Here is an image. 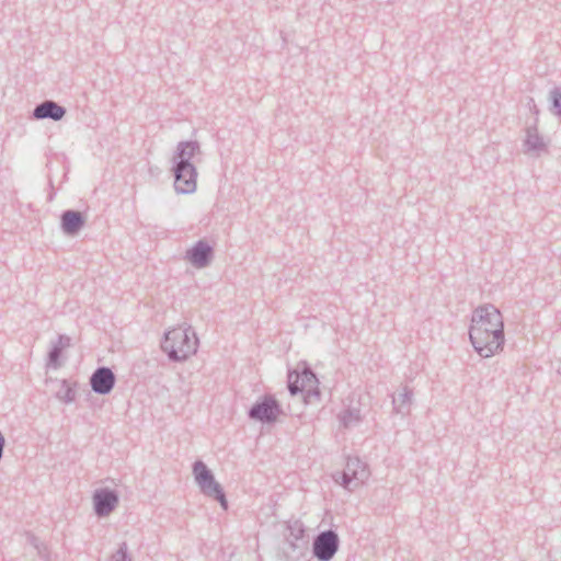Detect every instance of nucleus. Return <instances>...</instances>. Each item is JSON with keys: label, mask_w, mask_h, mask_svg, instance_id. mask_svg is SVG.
<instances>
[{"label": "nucleus", "mask_w": 561, "mask_h": 561, "mask_svg": "<svg viewBox=\"0 0 561 561\" xmlns=\"http://www.w3.org/2000/svg\"><path fill=\"white\" fill-rule=\"evenodd\" d=\"M469 339L482 358H490L504 350V320L495 306L485 304L472 311Z\"/></svg>", "instance_id": "f257e3e1"}, {"label": "nucleus", "mask_w": 561, "mask_h": 561, "mask_svg": "<svg viewBox=\"0 0 561 561\" xmlns=\"http://www.w3.org/2000/svg\"><path fill=\"white\" fill-rule=\"evenodd\" d=\"M198 339L191 327L174 328L164 334L161 348L173 362L186 360L197 352Z\"/></svg>", "instance_id": "f03ea898"}, {"label": "nucleus", "mask_w": 561, "mask_h": 561, "mask_svg": "<svg viewBox=\"0 0 561 561\" xmlns=\"http://www.w3.org/2000/svg\"><path fill=\"white\" fill-rule=\"evenodd\" d=\"M370 471L368 466L359 458H348L343 471H336L332 474L335 483L342 485L347 491L353 492L369 479Z\"/></svg>", "instance_id": "7ed1b4c3"}, {"label": "nucleus", "mask_w": 561, "mask_h": 561, "mask_svg": "<svg viewBox=\"0 0 561 561\" xmlns=\"http://www.w3.org/2000/svg\"><path fill=\"white\" fill-rule=\"evenodd\" d=\"M193 473L203 494L217 500L220 506L227 510L228 502L221 485L215 480L213 472L202 460L194 462Z\"/></svg>", "instance_id": "20e7f679"}, {"label": "nucleus", "mask_w": 561, "mask_h": 561, "mask_svg": "<svg viewBox=\"0 0 561 561\" xmlns=\"http://www.w3.org/2000/svg\"><path fill=\"white\" fill-rule=\"evenodd\" d=\"M538 117L524 128L523 152L534 159L550 153V139L539 133Z\"/></svg>", "instance_id": "39448f33"}, {"label": "nucleus", "mask_w": 561, "mask_h": 561, "mask_svg": "<svg viewBox=\"0 0 561 561\" xmlns=\"http://www.w3.org/2000/svg\"><path fill=\"white\" fill-rule=\"evenodd\" d=\"M318 379L310 369H305L300 374L289 373L288 375V390L291 394L298 392L305 393L307 399L311 397H319Z\"/></svg>", "instance_id": "423d86ee"}, {"label": "nucleus", "mask_w": 561, "mask_h": 561, "mask_svg": "<svg viewBox=\"0 0 561 561\" xmlns=\"http://www.w3.org/2000/svg\"><path fill=\"white\" fill-rule=\"evenodd\" d=\"M283 413L282 407L272 394H265L249 410V417L262 423H274Z\"/></svg>", "instance_id": "0eeeda50"}, {"label": "nucleus", "mask_w": 561, "mask_h": 561, "mask_svg": "<svg viewBox=\"0 0 561 561\" xmlns=\"http://www.w3.org/2000/svg\"><path fill=\"white\" fill-rule=\"evenodd\" d=\"M340 547L337 534L332 530L319 533L312 543V553L319 561H330L333 559Z\"/></svg>", "instance_id": "6e6552de"}, {"label": "nucleus", "mask_w": 561, "mask_h": 561, "mask_svg": "<svg viewBox=\"0 0 561 561\" xmlns=\"http://www.w3.org/2000/svg\"><path fill=\"white\" fill-rule=\"evenodd\" d=\"M174 190L179 194H191L197 188V169L195 165H172Z\"/></svg>", "instance_id": "1a4fd4ad"}, {"label": "nucleus", "mask_w": 561, "mask_h": 561, "mask_svg": "<svg viewBox=\"0 0 561 561\" xmlns=\"http://www.w3.org/2000/svg\"><path fill=\"white\" fill-rule=\"evenodd\" d=\"M214 255V247L207 240L201 239L186 250L184 260L191 263L193 267L202 270L211 264Z\"/></svg>", "instance_id": "9d476101"}, {"label": "nucleus", "mask_w": 561, "mask_h": 561, "mask_svg": "<svg viewBox=\"0 0 561 561\" xmlns=\"http://www.w3.org/2000/svg\"><path fill=\"white\" fill-rule=\"evenodd\" d=\"M92 501L95 514L99 517H107L118 506L119 496L114 490L101 488L94 491Z\"/></svg>", "instance_id": "9b49d317"}, {"label": "nucleus", "mask_w": 561, "mask_h": 561, "mask_svg": "<svg viewBox=\"0 0 561 561\" xmlns=\"http://www.w3.org/2000/svg\"><path fill=\"white\" fill-rule=\"evenodd\" d=\"M116 382L114 373L108 367L96 368L90 377V386L98 394L110 393Z\"/></svg>", "instance_id": "f8f14e48"}, {"label": "nucleus", "mask_w": 561, "mask_h": 561, "mask_svg": "<svg viewBox=\"0 0 561 561\" xmlns=\"http://www.w3.org/2000/svg\"><path fill=\"white\" fill-rule=\"evenodd\" d=\"M201 153L202 150L198 141H180L171 159L172 165H194L192 160L196 154Z\"/></svg>", "instance_id": "ddd939ff"}, {"label": "nucleus", "mask_w": 561, "mask_h": 561, "mask_svg": "<svg viewBox=\"0 0 561 561\" xmlns=\"http://www.w3.org/2000/svg\"><path fill=\"white\" fill-rule=\"evenodd\" d=\"M67 111L64 106L59 105L57 102L53 100H45L42 103L37 104L32 113V118L34 119H53L60 121L65 117Z\"/></svg>", "instance_id": "4468645a"}, {"label": "nucleus", "mask_w": 561, "mask_h": 561, "mask_svg": "<svg viewBox=\"0 0 561 561\" xmlns=\"http://www.w3.org/2000/svg\"><path fill=\"white\" fill-rule=\"evenodd\" d=\"M61 229L68 236H76L85 225L84 216L78 210H65L61 214Z\"/></svg>", "instance_id": "2eb2a0df"}, {"label": "nucleus", "mask_w": 561, "mask_h": 561, "mask_svg": "<svg viewBox=\"0 0 561 561\" xmlns=\"http://www.w3.org/2000/svg\"><path fill=\"white\" fill-rule=\"evenodd\" d=\"M289 531L290 534L286 538V543L288 545L289 551H286V554L290 559H298L307 549L306 542L302 538L305 530L301 527L297 529L289 527Z\"/></svg>", "instance_id": "dca6fc26"}, {"label": "nucleus", "mask_w": 561, "mask_h": 561, "mask_svg": "<svg viewBox=\"0 0 561 561\" xmlns=\"http://www.w3.org/2000/svg\"><path fill=\"white\" fill-rule=\"evenodd\" d=\"M413 401V390L403 386L397 397H392L393 412L401 415H408L411 412Z\"/></svg>", "instance_id": "f3484780"}, {"label": "nucleus", "mask_w": 561, "mask_h": 561, "mask_svg": "<svg viewBox=\"0 0 561 561\" xmlns=\"http://www.w3.org/2000/svg\"><path fill=\"white\" fill-rule=\"evenodd\" d=\"M339 419L345 428L354 427L362 421L360 410L357 408H348L340 413Z\"/></svg>", "instance_id": "a211bd4d"}, {"label": "nucleus", "mask_w": 561, "mask_h": 561, "mask_svg": "<svg viewBox=\"0 0 561 561\" xmlns=\"http://www.w3.org/2000/svg\"><path fill=\"white\" fill-rule=\"evenodd\" d=\"M27 542L34 547V549L37 551V554L43 560L48 561L50 558V551L46 543L42 542L36 536L33 534H27Z\"/></svg>", "instance_id": "6ab92c4d"}, {"label": "nucleus", "mask_w": 561, "mask_h": 561, "mask_svg": "<svg viewBox=\"0 0 561 561\" xmlns=\"http://www.w3.org/2000/svg\"><path fill=\"white\" fill-rule=\"evenodd\" d=\"M62 351V348L51 342V348L47 357V367L58 369L62 366V362L60 360Z\"/></svg>", "instance_id": "aec40b11"}, {"label": "nucleus", "mask_w": 561, "mask_h": 561, "mask_svg": "<svg viewBox=\"0 0 561 561\" xmlns=\"http://www.w3.org/2000/svg\"><path fill=\"white\" fill-rule=\"evenodd\" d=\"M57 398L65 403H70L75 401L76 391L67 380H62L61 388L57 392Z\"/></svg>", "instance_id": "412c9836"}, {"label": "nucleus", "mask_w": 561, "mask_h": 561, "mask_svg": "<svg viewBox=\"0 0 561 561\" xmlns=\"http://www.w3.org/2000/svg\"><path fill=\"white\" fill-rule=\"evenodd\" d=\"M550 101L552 104V112L561 116V85L556 87L550 91Z\"/></svg>", "instance_id": "4be33fe9"}, {"label": "nucleus", "mask_w": 561, "mask_h": 561, "mask_svg": "<svg viewBox=\"0 0 561 561\" xmlns=\"http://www.w3.org/2000/svg\"><path fill=\"white\" fill-rule=\"evenodd\" d=\"M111 561H131V557L128 554V545L127 542H122L111 557Z\"/></svg>", "instance_id": "5701e85b"}, {"label": "nucleus", "mask_w": 561, "mask_h": 561, "mask_svg": "<svg viewBox=\"0 0 561 561\" xmlns=\"http://www.w3.org/2000/svg\"><path fill=\"white\" fill-rule=\"evenodd\" d=\"M53 343L56 344L57 346H59L60 348L65 350L70 346L71 339L68 335L59 334L56 342H53Z\"/></svg>", "instance_id": "b1692460"}]
</instances>
